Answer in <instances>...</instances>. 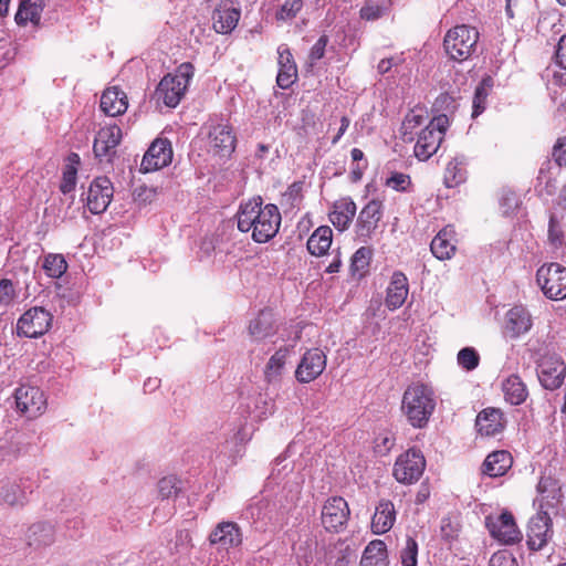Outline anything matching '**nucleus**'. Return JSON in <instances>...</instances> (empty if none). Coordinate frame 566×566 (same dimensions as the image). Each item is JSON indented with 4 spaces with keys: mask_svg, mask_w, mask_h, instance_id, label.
Segmentation results:
<instances>
[{
    "mask_svg": "<svg viewBox=\"0 0 566 566\" xmlns=\"http://www.w3.org/2000/svg\"><path fill=\"white\" fill-rule=\"evenodd\" d=\"M238 229L252 231V239L258 243L270 241L279 231L281 214L275 205L263 206L261 197L242 202L237 212Z\"/></svg>",
    "mask_w": 566,
    "mask_h": 566,
    "instance_id": "obj_1",
    "label": "nucleus"
},
{
    "mask_svg": "<svg viewBox=\"0 0 566 566\" xmlns=\"http://www.w3.org/2000/svg\"><path fill=\"white\" fill-rule=\"evenodd\" d=\"M436 406L434 391L427 385L412 384L403 392L401 410L413 428H424L434 412Z\"/></svg>",
    "mask_w": 566,
    "mask_h": 566,
    "instance_id": "obj_2",
    "label": "nucleus"
},
{
    "mask_svg": "<svg viewBox=\"0 0 566 566\" xmlns=\"http://www.w3.org/2000/svg\"><path fill=\"white\" fill-rule=\"evenodd\" d=\"M192 76L193 66L190 63H182L175 74H167L161 78L154 97L168 107H176L184 97Z\"/></svg>",
    "mask_w": 566,
    "mask_h": 566,
    "instance_id": "obj_3",
    "label": "nucleus"
},
{
    "mask_svg": "<svg viewBox=\"0 0 566 566\" xmlns=\"http://www.w3.org/2000/svg\"><path fill=\"white\" fill-rule=\"evenodd\" d=\"M478 41V30L473 27L461 24L447 32L443 39V46L451 60L463 62L473 54Z\"/></svg>",
    "mask_w": 566,
    "mask_h": 566,
    "instance_id": "obj_4",
    "label": "nucleus"
},
{
    "mask_svg": "<svg viewBox=\"0 0 566 566\" xmlns=\"http://www.w3.org/2000/svg\"><path fill=\"white\" fill-rule=\"evenodd\" d=\"M448 125V117L440 115L432 118L421 130L415 145V156L418 159L427 160L437 153Z\"/></svg>",
    "mask_w": 566,
    "mask_h": 566,
    "instance_id": "obj_5",
    "label": "nucleus"
},
{
    "mask_svg": "<svg viewBox=\"0 0 566 566\" xmlns=\"http://www.w3.org/2000/svg\"><path fill=\"white\" fill-rule=\"evenodd\" d=\"M536 280L548 298L564 300L566 297V268L560 264L542 265L537 270Z\"/></svg>",
    "mask_w": 566,
    "mask_h": 566,
    "instance_id": "obj_6",
    "label": "nucleus"
},
{
    "mask_svg": "<svg viewBox=\"0 0 566 566\" xmlns=\"http://www.w3.org/2000/svg\"><path fill=\"white\" fill-rule=\"evenodd\" d=\"M426 460L417 449H409L399 455L394 465V476L399 483L412 484L423 473Z\"/></svg>",
    "mask_w": 566,
    "mask_h": 566,
    "instance_id": "obj_7",
    "label": "nucleus"
},
{
    "mask_svg": "<svg viewBox=\"0 0 566 566\" xmlns=\"http://www.w3.org/2000/svg\"><path fill=\"white\" fill-rule=\"evenodd\" d=\"M53 316L43 307H32L24 312L17 323L19 336L35 338L45 334L51 327Z\"/></svg>",
    "mask_w": 566,
    "mask_h": 566,
    "instance_id": "obj_8",
    "label": "nucleus"
},
{
    "mask_svg": "<svg viewBox=\"0 0 566 566\" xmlns=\"http://www.w3.org/2000/svg\"><path fill=\"white\" fill-rule=\"evenodd\" d=\"M14 398L18 411L29 419L39 417L46 408V399L39 387L22 385L15 389Z\"/></svg>",
    "mask_w": 566,
    "mask_h": 566,
    "instance_id": "obj_9",
    "label": "nucleus"
},
{
    "mask_svg": "<svg viewBox=\"0 0 566 566\" xmlns=\"http://www.w3.org/2000/svg\"><path fill=\"white\" fill-rule=\"evenodd\" d=\"M485 525L492 537L502 542L503 544H514L522 538V534L515 524L513 515L510 512L505 511L496 516H488L485 518Z\"/></svg>",
    "mask_w": 566,
    "mask_h": 566,
    "instance_id": "obj_10",
    "label": "nucleus"
},
{
    "mask_svg": "<svg viewBox=\"0 0 566 566\" xmlns=\"http://www.w3.org/2000/svg\"><path fill=\"white\" fill-rule=\"evenodd\" d=\"M113 195V184L107 177L95 178L91 182L85 198L88 210L94 214L104 212L109 206Z\"/></svg>",
    "mask_w": 566,
    "mask_h": 566,
    "instance_id": "obj_11",
    "label": "nucleus"
},
{
    "mask_svg": "<svg viewBox=\"0 0 566 566\" xmlns=\"http://www.w3.org/2000/svg\"><path fill=\"white\" fill-rule=\"evenodd\" d=\"M349 513L348 504L343 497H331L322 509V524L327 531L339 532L346 525Z\"/></svg>",
    "mask_w": 566,
    "mask_h": 566,
    "instance_id": "obj_12",
    "label": "nucleus"
},
{
    "mask_svg": "<svg viewBox=\"0 0 566 566\" xmlns=\"http://www.w3.org/2000/svg\"><path fill=\"white\" fill-rule=\"evenodd\" d=\"M537 375L541 384L546 389L553 390L563 384L566 375V367L559 356L545 355L539 360Z\"/></svg>",
    "mask_w": 566,
    "mask_h": 566,
    "instance_id": "obj_13",
    "label": "nucleus"
},
{
    "mask_svg": "<svg viewBox=\"0 0 566 566\" xmlns=\"http://www.w3.org/2000/svg\"><path fill=\"white\" fill-rule=\"evenodd\" d=\"M326 355L318 348L308 349L295 370L296 379L302 384L315 380L326 368Z\"/></svg>",
    "mask_w": 566,
    "mask_h": 566,
    "instance_id": "obj_14",
    "label": "nucleus"
},
{
    "mask_svg": "<svg viewBox=\"0 0 566 566\" xmlns=\"http://www.w3.org/2000/svg\"><path fill=\"white\" fill-rule=\"evenodd\" d=\"M552 520L548 513L539 511L528 523L527 545L530 549H542L552 538Z\"/></svg>",
    "mask_w": 566,
    "mask_h": 566,
    "instance_id": "obj_15",
    "label": "nucleus"
},
{
    "mask_svg": "<svg viewBox=\"0 0 566 566\" xmlns=\"http://www.w3.org/2000/svg\"><path fill=\"white\" fill-rule=\"evenodd\" d=\"M172 159V149L167 139H156L147 149L140 164L143 172H150L169 165Z\"/></svg>",
    "mask_w": 566,
    "mask_h": 566,
    "instance_id": "obj_16",
    "label": "nucleus"
},
{
    "mask_svg": "<svg viewBox=\"0 0 566 566\" xmlns=\"http://www.w3.org/2000/svg\"><path fill=\"white\" fill-rule=\"evenodd\" d=\"M382 218V203L378 200L369 201L359 212L356 223V234L366 242L371 238Z\"/></svg>",
    "mask_w": 566,
    "mask_h": 566,
    "instance_id": "obj_17",
    "label": "nucleus"
},
{
    "mask_svg": "<svg viewBox=\"0 0 566 566\" xmlns=\"http://www.w3.org/2000/svg\"><path fill=\"white\" fill-rule=\"evenodd\" d=\"M208 541L210 545L218 546L223 549L239 547L242 544V532L240 526L231 521L218 523L209 534Z\"/></svg>",
    "mask_w": 566,
    "mask_h": 566,
    "instance_id": "obj_18",
    "label": "nucleus"
},
{
    "mask_svg": "<svg viewBox=\"0 0 566 566\" xmlns=\"http://www.w3.org/2000/svg\"><path fill=\"white\" fill-rule=\"evenodd\" d=\"M122 140V129L117 125L102 127L94 139L93 151L99 159L107 160L116 153V147Z\"/></svg>",
    "mask_w": 566,
    "mask_h": 566,
    "instance_id": "obj_19",
    "label": "nucleus"
},
{
    "mask_svg": "<svg viewBox=\"0 0 566 566\" xmlns=\"http://www.w3.org/2000/svg\"><path fill=\"white\" fill-rule=\"evenodd\" d=\"M235 148V136L232 127L218 124L209 132V150L216 156L228 157Z\"/></svg>",
    "mask_w": 566,
    "mask_h": 566,
    "instance_id": "obj_20",
    "label": "nucleus"
},
{
    "mask_svg": "<svg viewBox=\"0 0 566 566\" xmlns=\"http://www.w3.org/2000/svg\"><path fill=\"white\" fill-rule=\"evenodd\" d=\"M277 54L279 73L276 83L281 88H289L297 77V67L287 45H280Z\"/></svg>",
    "mask_w": 566,
    "mask_h": 566,
    "instance_id": "obj_21",
    "label": "nucleus"
},
{
    "mask_svg": "<svg viewBox=\"0 0 566 566\" xmlns=\"http://www.w3.org/2000/svg\"><path fill=\"white\" fill-rule=\"evenodd\" d=\"M409 293L408 279L401 272H395L387 287L386 306L395 311L403 305Z\"/></svg>",
    "mask_w": 566,
    "mask_h": 566,
    "instance_id": "obj_22",
    "label": "nucleus"
},
{
    "mask_svg": "<svg viewBox=\"0 0 566 566\" xmlns=\"http://www.w3.org/2000/svg\"><path fill=\"white\" fill-rule=\"evenodd\" d=\"M504 416L497 408H486L476 417V428L483 436H495L504 429Z\"/></svg>",
    "mask_w": 566,
    "mask_h": 566,
    "instance_id": "obj_23",
    "label": "nucleus"
},
{
    "mask_svg": "<svg viewBox=\"0 0 566 566\" xmlns=\"http://www.w3.org/2000/svg\"><path fill=\"white\" fill-rule=\"evenodd\" d=\"M128 99L125 92L116 86L106 88L101 97V109L108 116L115 117L126 112Z\"/></svg>",
    "mask_w": 566,
    "mask_h": 566,
    "instance_id": "obj_24",
    "label": "nucleus"
},
{
    "mask_svg": "<svg viewBox=\"0 0 566 566\" xmlns=\"http://www.w3.org/2000/svg\"><path fill=\"white\" fill-rule=\"evenodd\" d=\"M248 333L253 342H261L276 333L274 316L271 311H261L250 321Z\"/></svg>",
    "mask_w": 566,
    "mask_h": 566,
    "instance_id": "obj_25",
    "label": "nucleus"
},
{
    "mask_svg": "<svg viewBox=\"0 0 566 566\" xmlns=\"http://www.w3.org/2000/svg\"><path fill=\"white\" fill-rule=\"evenodd\" d=\"M532 327V317L523 306H514L506 313L505 332L515 338L528 332Z\"/></svg>",
    "mask_w": 566,
    "mask_h": 566,
    "instance_id": "obj_26",
    "label": "nucleus"
},
{
    "mask_svg": "<svg viewBox=\"0 0 566 566\" xmlns=\"http://www.w3.org/2000/svg\"><path fill=\"white\" fill-rule=\"evenodd\" d=\"M396 521L395 505L389 500H381L376 506L371 530L375 534H385L391 530Z\"/></svg>",
    "mask_w": 566,
    "mask_h": 566,
    "instance_id": "obj_27",
    "label": "nucleus"
},
{
    "mask_svg": "<svg viewBox=\"0 0 566 566\" xmlns=\"http://www.w3.org/2000/svg\"><path fill=\"white\" fill-rule=\"evenodd\" d=\"M241 12L230 6L218 7L212 14V25L216 32L221 34L230 33L238 24Z\"/></svg>",
    "mask_w": 566,
    "mask_h": 566,
    "instance_id": "obj_28",
    "label": "nucleus"
},
{
    "mask_svg": "<svg viewBox=\"0 0 566 566\" xmlns=\"http://www.w3.org/2000/svg\"><path fill=\"white\" fill-rule=\"evenodd\" d=\"M355 213V202L350 199H342L335 202L334 210L329 214V220L336 229L344 231L352 223Z\"/></svg>",
    "mask_w": 566,
    "mask_h": 566,
    "instance_id": "obj_29",
    "label": "nucleus"
},
{
    "mask_svg": "<svg viewBox=\"0 0 566 566\" xmlns=\"http://www.w3.org/2000/svg\"><path fill=\"white\" fill-rule=\"evenodd\" d=\"M512 457L507 451L492 452L484 460L483 473L491 478L501 476L512 467Z\"/></svg>",
    "mask_w": 566,
    "mask_h": 566,
    "instance_id": "obj_30",
    "label": "nucleus"
},
{
    "mask_svg": "<svg viewBox=\"0 0 566 566\" xmlns=\"http://www.w3.org/2000/svg\"><path fill=\"white\" fill-rule=\"evenodd\" d=\"M44 9V0H21L14 20L19 25L31 22L38 25Z\"/></svg>",
    "mask_w": 566,
    "mask_h": 566,
    "instance_id": "obj_31",
    "label": "nucleus"
},
{
    "mask_svg": "<svg viewBox=\"0 0 566 566\" xmlns=\"http://www.w3.org/2000/svg\"><path fill=\"white\" fill-rule=\"evenodd\" d=\"M453 230L450 227L443 228L439 233L433 238L430 244V249L432 254L439 260H448L450 259L454 251L455 245L452 242Z\"/></svg>",
    "mask_w": 566,
    "mask_h": 566,
    "instance_id": "obj_32",
    "label": "nucleus"
},
{
    "mask_svg": "<svg viewBox=\"0 0 566 566\" xmlns=\"http://www.w3.org/2000/svg\"><path fill=\"white\" fill-rule=\"evenodd\" d=\"M504 399L513 406L521 405L527 397L525 384L517 375L509 376L502 382Z\"/></svg>",
    "mask_w": 566,
    "mask_h": 566,
    "instance_id": "obj_33",
    "label": "nucleus"
},
{
    "mask_svg": "<svg viewBox=\"0 0 566 566\" xmlns=\"http://www.w3.org/2000/svg\"><path fill=\"white\" fill-rule=\"evenodd\" d=\"M333 231L328 226L318 227L307 240V250L311 254L324 255L332 245Z\"/></svg>",
    "mask_w": 566,
    "mask_h": 566,
    "instance_id": "obj_34",
    "label": "nucleus"
},
{
    "mask_svg": "<svg viewBox=\"0 0 566 566\" xmlns=\"http://www.w3.org/2000/svg\"><path fill=\"white\" fill-rule=\"evenodd\" d=\"M360 566H388L386 544L380 539L371 541L363 553Z\"/></svg>",
    "mask_w": 566,
    "mask_h": 566,
    "instance_id": "obj_35",
    "label": "nucleus"
},
{
    "mask_svg": "<svg viewBox=\"0 0 566 566\" xmlns=\"http://www.w3.org/2000/svg\"><path fill=\"white\" fill-rule=\"evenodd\" d=\"M54 542V528L50 524H33L28 532V544L33 547L49 546Z\"/></svg>",
    "mask_w": 566,
    "mask_h": 566,
    "instance_id": "obj_36",
    "label": "nucleus"
},
{
    "mask_svg": "<svg viewBox=\"0 0 566 566\" xmlns=\"http://www.w3.org/2000/svg\"><path fill=\"white\" fill-rule=\"evenodd\" d=\"M289 348L283 347L276 350L269 359L264 376L268 382H274L279 380L280 376L282 375V371L284 369L286 358L289 356Z\"/></svg>",
    "mask_w": 566,
    "mask_h": 566,
    "instance_id": "obj_37",
    "label": "nucleus"
},
{
    "mask_svg": "<svg viewBox=\"0 0 566 566\" xmlns=\"http://www.w3.org/2000/svg\"><path fill=\"white\" fill-rule=\"evenodd\" d=\"M537 491L541 495V502H546L547 505H554L551 501L559 502L562 492L558 483L551 476H542Z\"/></svg>",
    "mask_w": 566,
    "mask_h": 566,
    "instance_id": "obj_38",
    "label": "nucleus"
},
{
    "mask_svg": "<svg viewBox=\"0 0 566 566\" xmlns=\"http://www.w3.org/2000/svg\"><path fill=\"white\" fill-rule=\"evenodd\" d=\"M1 497L11 506L23 505L27 502V494L17 481H9L2 485Z\"/></svg>",
    "mask_w": 566,
    "mask_h": 566,
    "instance_id": "obj_39",
    "label": "nucleus"
},
{
    "mask_svg": "<svg viewBox=\"0 0 566 566\" xmlns=\"http://www.w3.org/2000/svg\"><path fill=\"white\" fill-rule=\"evenodd\" d=\"M426 122L422 109L408 113L401 125V134L405 142L413 140V130Z\"/></svg>",
    "mask_w": 566,
    "mask_h": 566,
    "instance_id": "obj_40",
    "label": "nucleus"
},
{
    "mask_svg": "<svg viewBox=\"0 0 566 566\" xmlns=\"http://www.w3.org/2000/svg\"><path fill=\"white\" fill-rule=\"evenodd\" d=\"M467 171L461 161L452 159L448 163L444 171V185L448 188L458 186L465 180Z\"/></svg>",
    "mask_w": 566,
    "mask_h": 566,
    "instance_id": "obj_41",
    "label": "nucleus"
},
{
    "mask_svg": "<svg viewBox=\"0 0 566 566\" xmlns=\"http://www.w3.org/2000/svg\"><path fill=\"white\" fill-rule=\"evenodd\" d=\"M67 269V263L62 254H48L43 261V270L53 279L61 277Z\"/></svg>",
    "mask_w": 566,
    "mask_h": 566,
    "instance_id": "obj_42",
    "label": "nucleus"
},
{
    "mask_svg": "<svg viewBox=\"0 0 566 566\" xmlns=\"http://www.w3.org/2000/svg\"><path fill=\"white\" fill-rule=\"evenodd\" d=\"M69 160L71 164L66 165V167L63 170V178L60 185V190L63 193H69L72 190H74L76 185V177H77V169L74 166V164H77L80 158L78 155L72 154L69 157Z\"/></svg>",
    "mask_w": 566,
    "mask_h": 566,
    "instance_id": "obj_43",
    "label": "nucleus"
},
{
    "mask_svg": "<svg viewBox=\"0 0 566 566\" xmlns=\"http://www.w3.org/2000/svg\"><path fill=\"white\" fill-rule=\"evenodd\" d=\"M373 251L368 247L359 248L352 256L350 270L352 272L361 274L367 270L371 260Z\"/></svg>",
    "mask_w": 566,
    "mask_h": 566,
    "instance_id": "obj_44",
    "label": "nucleus"
},
{
    "mask_svg": "<svg viewBox=\"0 0 566 566\" xmlns=\"http://www.w3.org/2000/svg\"><path fill=\"white\" fill-rule=\"evenodd\" d=\"M418 544L415 538L408 536L405 546L400 551L402 566H417Z\"/></svg>",
    "mask_w": 566,
    "mask_h": 566,
    "instance_id": "obj_45",
    "label": "nucleus"
},
{
    "mask_svg": "<svg viewBox=\"0 0 566 566\" xmlns=\"http://www.w3.org/2000/svg\"><path fill=\"white\" fill-rule=\"evenodd\" d=\"M180 481L174 476H165L158 482V492L163 499H169L176 496L180 491Z\"/></svg>",
    "mask_w": 566,
    "mask_h": 566,
    "instance_id": "obj_46",
    "label": "nucleus"
},
{
    "mask_svg": "<svg viewBox=\"0 0 566 566\" xmlns=\"http://www.w3.org/2000/svg\"><path fill=\"white\" fill-rule=\"evenodd\" d=\"M480 361L479 354L472 347L462 348L458 353V364L467 370H473Z\"/></svg>",
    "mask_w": 566,
    "mask_h": 566,
    "instance_id": "obj_47",
    "label": "nucleus"
},
{
    "mask_svg": "<svg viewBox=\"0 0 566 566\" xmlns=\"http://www.w3.org/2000/svg\"><path fill=\"white\" fill-rule=\"evenodd\" d=\"M303 7L302 0H285L276 12V19L287 21L296 17Z\"/></svg>",
    "mask_w": 566,
    "mask_h": 566,
    "instance_id": "obj_48",
    "label": "nucleus"
},
{
    "mask_svg": "<svg viewBox=\"0 0 566 566\" xmlns=\"http://www.w3.org/2000/svg\"><path fill=\"white\" fill-rule=\"evenodd\" d=\"M488 97V91L485 88V81L479 84L474 92V97L472 102V116H479L485 109V103Z\"/></svg>",
    "mask_w": 566,
    "mask_h": 566,
    "instance_id": "obj_49",
    "label": "nucleus"
},
{
    "mask_svg": "<svg viewBox=\"0 0 566 566\" xmlns=\"http://www.w3.org/2000/svg\"><path fill=\"white\" fill-rule=\"evenodd\" d=\"M386 9L385 6H380L373 0H367L365 6L360 9V17L367 21H374L380 18Z\"/></svg>",
    "mask_w": 566,
    "mask_h": 566,
    "instance_id": "obj_50",
    "label": "nucleus"
},
{
    "mask_svg": "<svg viewBox=\"0 0 566 566\" xmlns=\"http://www.w3.org/2000/svg\"><path fill=\"white\" fill-rule=\"evenodd\" d=\"M489 566H518V564L510 551L501 549L491 556Z\"/></svg>",
    "mask_w": 566,
    "mask_h": 566,
    "instance_id": "obj_51",
    "label": "nucleus"
},
{
    "mask_svg": "<svg viewBox=\"0 0 566 566\" xmlns=\"http://www.w3.org/2000/svg\"><path fill=\"white\" fill-rule=\"evenodd\" d=\"M15 298V291L11 280H0V306L8 307Z\"/></svg>",
    "mask_w": 566,
    "mask_h": 566,
    "instance_id": "obj_52",
    "label": "nucleus"
},
{
    "mask_svg": "<svg viewBox=\"0 0 566 566\" xmlns=\"http://www.w3.org/2000/svg\"><path fill=\"white\" fill-rule=\"evenodd\" d=\"M548 239L549 242L556 248L563 244L564 232L555 216H552L549 219Z\"/></svg>",
    "mask_w": 566,
    "mask_h": 566,
    "instance_id": "obj_53",
    "label": "nucleus"
},
{
    "mask_svg": "<svg viewBox=\"0 0 566 566\" xmlns=\"http://www.w3.org/2000/svg\"><path fill=\"white\" fill-rule=\"evenodd\" d=\"M387 186L398 190L405 191L410 185V177L402 172H395L390 178L387 179Z\"/></svg>",
    "mask_w": 566,
    "mask_h": 566,
    "instance_id": "obj_54",
    "label": "nucleus"
},
{
    "mask_svg": "<svg viewBox=\"0 0 566 566\" xmlns=\"http://www.w3.org/2000/svg\"><path fill=\"white\" fill-rule=\"evenodd\" d=\"M328 43V38L326 35H322L316 43L312 46L310 52V61L311 63H315L321 60L325 54V49Z\"/></svg>",
    "mask_w": 566,
    "mask_h": 566,
    "instance_id": "obj_55",
    "label": "nucleus"
},
{
    "mask_svg": "<svg viewBox=\"0 0 566 566\" xmlns=\"http://www.w3.org/2000/svg\"><path fill=\"white\" fill-rule=\"evenodd\" d=\"M440 531L443 538L453 539L459 534V525L453 523L451 518H442Z\"/></svg>",
    "mask_w": 566,
    "mask_h": 566,
    "instance_id": "obj_56",
    "label": "nucleus"
},
{
    "mask_svg": "<svg viewBox=\"0 0 566 566\" xmlns=\"http://www.w3.org/2000/svg\"><path fill=\"white\" fill-rule=\"evenodd\" d=\"M553 157L558 166H566V137L557 140L553 148Z\"/></svg>",
    "mask_w": 566,
    "mask_h": 566,
    "instance_id": "obj_57",
    "label": "nucleus"
},
{
    "mask_svg": "<svg viewBox=\"0 0 566 566\" xmlns=\"http://www.w3.org/2000/svg\"><path fill=\"white\" fill-rule=\"evenodd\" d=\"M555 61L560 67L566 70V34L559 39L555 52Z\"/></svg>",
    "mask_w": 566,
    "mask_h": 566,
    "instance_id": "obj_58",
    "label": "nucleus"
},
{
    "mask_svg": "<svg viewBox=\"0 0 566 566\" xmlns=\"http://www.w3.org/2000/svg\"><path fill=\"white\" fill-rule=\"evenodd\" d=\"M501 205L505 207L504 213H509L511 210L517 207V198L515 193L507 192L501 199Z\"/></svg>",
    "mask_w": 566,
    "mask_h": 566,
    "instance_id": "obj_59",
    "label": "nucleus"
},
{
    "mask_svg": "<svg viewBox=\"0 0 566 566\" xmlns=\"http://www.w3.org/2000/svg\"><path fill=\"white\" fill-rule=\"evenodd\" d=\"M350 124V119L347 117V116H343L340 118V127L338 128V132L337 134L333 137L332 139V144H337L339 142V139L342 138V136L345 134V132L347 130L348 126Z\"/></svg>",
    "mask_w": 566,
    "mask_h": 566,
    "instance_id": "obj_60",
    "label": "nucleus"
},
{
    "mask_svg": "<svg viewBox=\"0 0 566 566\" xmlns=\"http://www.w3.org/2000/svg\"><path fill=\"white\" fill-rule=\"evenodd\" d=\"M392 66V60L391 59H384L378 64V71L380 73H387Z\"/></svg>",
    "mask_w": 566,
    "mask_h": 566,
    "instance_id": "obj_61",
    "label": "nucleus"
},
{
    "mask_svg": "<svg viewBox=\"0 0 566 566\" xmlns=\"http://www.w3.org/2000/svg\"><path fill=\"white\" fill-rule=\"evenodd\" d=\"M340 266V260L339 258H335L333 262L326 268L327 273H336L338 272Z\"/></svg>",
    "mask_w": 566,
    "mask_h": 566,
    "instance_id": "obj_62",
    "label": "nucleus"
},
{
    "mask_svg": "<svg viewBox=\"0 0 566 566\" xmlns=\"http://www.w3.org/2000/svg\"><path fill=\"white\" fill-rule=\"evenodd\" d=\"M350 155L354 161H360L364 159V153L358 148H353Z\"/></svg>",
    "mask_w": 566,
    "mask_h": 566,
    "instance_id": "obj_63",
    "label": "nucleus"
},
{
    "mask_svg": "<svg viewBox=\"0 0 566 566\" xmlns=\"http://www.w3.org/2000/svg\"><path fill=\"white\" fill-rule=\"evenodd\" d=\"M429 496V493L427 490H420L417 494V503H423Z\"/></svg>",
    "mask_w": 566,
    "mask_h": 566,
    "instance_id": "obj_64",
    "label": "nucleus"
}]
</instances>
